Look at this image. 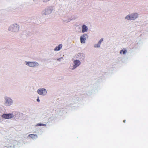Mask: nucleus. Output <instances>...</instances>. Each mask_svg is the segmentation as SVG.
<instances>
[{
    "label": "nucleus",
    "instance_id": "obj_1",
    "mask_svg": "<svg viewBox=\"0 0 148 148\" xmlns=\"http://www.w3.org/2000/svg\"><path fill=\"white\" fill-rule=\"evenodd\" d=\"M138 14L137 13H134L130 15L127 16L125 18L128 20H134L137 18Z\"/></svg>",
    "mask_w": 148,
    "mask_h": 148
},
{
    "label": "nucleus",
    "instance_id": "obj_2",
    "mask_svg": "<svg viewBox=\"0 0 148 148\" xmlns=\"http://www.w3.org/2000/svg\"><path fill=\"white\" fill-rule=\"evenodd\" d=\"M26 64L30 67H34L36 66H38V63L37 62H26Z\"/></svg>",
    "mask_w": 148,
    "mask_h": 148
},
{
    "label": "nucleus",
    "instance_id": "obj_3",
    "mask_svg": "<svg viewBox=\"0 0 148 148\" xmlns=\"http://www.w3.org/2000/svg\"><path fill=\"white\" fill-rule=\"evenodd\" d=\"M37 92L39 94L41 95H45L47 93L46 90L44 88L38 89Z\"/></svg>",
    "mask_w": 148,
    "mask_h": 148
},
{
    "label": "nucleus",
    "instance_id": "obj_4",
    "mask_svg": "<svg viewBox=\"0 0 148 148\" xmlns=\"http://www.w3.org/2000/svg\"><path fill=\"white\" fill-rule=\"evenodd\" d=\"M13 115L12 114H3L2 116V117L5 119H11L13 117Z\"/></svg>",
    "mask_w": 148,
    "mask_h": 148
},
{
    "label": "nucleus",
    "instance_id": "obj_5",
    "mask_svg": "<svg viewBox=\"0 0 148 148\" xmlns=\"http://www.w3.org/2000/svg\"><path fill=\"white\" fill-rule=\"evenodd\" d=\"M88 35L87 34H84L80 37V41L81 43H84L86 37H88Z\"/></svg>",
    "mask_w": 148,
    "mask_h": 148
},
{
    "label": "nucleus",
    "instance_id": "obj_6",
    "mask_svg": "<svg viewBox=\"0 0 148 148\" xmlns=\"http://www.w3.org/2000/svg\"><path fill=\"white\" fill-rule=\"evenodd\" d=\"M5 99L6 100L5 103L6 106H9L12 103V100L6 97L5 98Z\"/></svg>",
    "mask_w": 148,
    "mask_h": 148
},
{
    "label": "nucleus",
    "instance_id": "obj_7",
    "mask_svg": "<svg viewBox=\"0 0 148 148\" xmlns=\"http://www.w3.org/2000/svg\"><path fill=\"white\" fill-rule=\"evenodd\" d=\"M80 62L78 60H75L74 61V65H73V69H74L76 68L77 66H78L80 64Z\"/></svg>",
    "mask_w": 148,
    "mask_h": 148
},
{
    "label": "nucleus",
    "instance_id": "obj_8",
    "mask_svg": "<svg viewBox=\"0 0 148 148\" xmlns=\"http://www.w3.org/2000/svg\"><path fill=\"white\" fill-rule=\"evenodd\" d=\"M62 45L61 44H60L58 46L56 47L54 49V50L55 51H59L62 48Z\"/></svg>",
    "mask_w": 148,
    "mask_h": 148
},
{
    "label": "nucleus",
    "instance_id": "obj_9",
    "mask_svg": "<svg viewBox=\"0 0 148 148\" xmlns=\"http://www.w3.org/2000/svg\"><path fill=\"white\" fill-rule=\"evenodd\" d=\"M88 28L85 25H83L82 27V32H84L87 31Z\"/></svg>",
    "mask_w": 148,
    "mask_h": 148
},
{
    "label": "nucleus",
    "instance_id": "obj_10",
    "mask_svg": "<svg viewBox=\"0 0 148 148\" xmlns=\"http://www.w3.org/2000/svg\"><path fill=\"white\" fill-rule=\"evenodd\" d=\"M103 41V38H101L100 41L99 42L98 44L97 45H94V47H99L101 43V42H102Z\"/></svg>",
    "mask_w": 148,
    "mask_h": 148
},
{
    "label": "nucleus",
    "instance_id": "obj_11",
    "mask_svg": "<svg viewBox=\"0 0 148 148\" xmlns=\"http://www.w3.org/2000/svg\"><path fill=\"white\" fill-rule=\"evenodd\" d=\"M29 136L33 139H34L37 137V136L36 134H30L29 135Z\"/></svg>",
    "mask_w": 148,
    "mask_h": 148
},
{
    "label": "nucleus",
    "instance_id": "obj_12",
    "mask_svg": "<svg viewBox=\"0 0 148 148\" xmlns=\"http://www.w3.org/2000/svg\"><path fill=\"white\" fill-rule=\"evenodd\" d=\"M127 52L126 50H121L120 51V54H122V53L124 54H125Z\"/></svg>",
    "mask_w": 148,
    "mask_h": 148
},
{
    "label": "nucleus",
    "instance_id": "obj_13",
    "mask_svg": "<svg viewBox=\"0 0 148 148\" xmlns=\"http://www.w3.org/2000/svg\"><path fill=\"white\" fill-rule=\"evenodd\" d=\"M44 125L43 124H40V123L38 124L37 125L38 126H42V125L43 126Z\"/></svg>",
    "mask_w": 148,
    "mask_h": 148
},
{
    "label": "nucleus",
    "instance_id": "obj_14",
    "mask_svg": "<svg viewBox=\"0 0 148 148\" xmlns=\"http://www.w3.org/2000/svg\"><path fill=\"white\" fill-rule=\"evenodd\" d=\"M37 101H38V102H39L40 101V100L38 98L37 99Z\"/></svg>",
    "mask_w": 148,
    "mask_h": 148
},
{
    "label": "nucleus",
    "instance_id": "obj_15",
    "mask_svg": "<svg viewBox=\"0 0 148 148\" xmlns=\"http://www.w3.org/2000/svg\"><path fill=\"white\" fill-rule=\"evenodd\" d=\"M123 122L124 123H125V120H124V121H123Z\"/></svg>",
    "mask_w": 148,
    "mask_h": 148
},
{
    "label": "nucleus",
    "instance_id": "obj_16",
    "mask_svg": "<svg viewBox=\"0 0 148 148\" xmlns=\"http://www.w3.org/2000/svg\"><path fill=\"white\" fill-rule=\"evenodd\" d=\"M60 59H58V60L59 61V60H60Z\"/></svg>",
    "mask_w": 148,
    "mask_h": 148
}]
</instances>
